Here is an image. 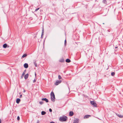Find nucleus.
Segmentation results:
<instances>
[{
	"instance_id": "f257e3e1",
	"label": "nucleus",
	"mask_w": 123,
	"mask_h": 123,
	"mask_svg": "<svg viewBox=\"0 0 123 123\" xmlns=\"http://www.w3.org/2000/svg\"><path fill=\"white\" fill-rule=\"evenodd\" d=\"M68 119L67 117L66 116L61 117L59 119V120L61 121H65Z\"/></svg>"
},
{
	"instance_id": "f03ea898",
	"label": "nucleus",
	"mask_w": 123,
	"mask_h": 123,
	"mask_svg": "<svg viewBox=\"0 0 123 123\" xmlns=\"http://www.w3.org/2000/svg\"><path fill=\"white\" fill-rule=\"evenodd\" d=\"M50 95L51 97V100L53 102L55 101V96L54 92H52L50 94Z\"/></svg>"
},
{
	"instance_id": "7ed1b4c3",
	"label": "nucleus",
	"mask_w": 123,
	"mask_h": 123,
	"mask_svg": "<svg viewBox=\"0 0 123 123\" xmlns=\"http://www.w3.org/2000/svg\"><path fill=\"white\" fill-rule=\"evenodd\" d=\"M91 103L92 105L94 107H97V104L94 101H91Z\"/></svg>"
},
{
	"instance_id": "20e7f679",
	"label": "nucleus",
	"mask_w": 123,
	"mask_h": 123,
	"mask_svg": "<svg viewBox=\"0 0 123 123\" xmlns=\"http://www.w3.org/2000/svg\"><path fill=\"white\" fill-rule=\"evenodd\" d=\"M61 82V81L57 80L56 81V82L55 83V85H57L59 84Z\"/></svg>"
},
{
	"instance_id": "39448f33",
	"label": "nucleus",
	"mask_w": 123,
	"mask_h": 123,
	"mask_svg": "<svg viewBox=\"0 0 123 123\" xmlns=\"http://www.w3.org/2000/svg\"><path fill=\"white\" fill-rule=\"evenodd\" d=\"M79 120V119H76L74 120V123H78Z\"/></svg>"
},
{
	"instance_id": "423d86ee",
	"label": "nucleus",
	"mask_w": 123,
	"mask_h": 123,
	"mask_svg": "<svg viewBox=\"0 0 123 123\" xmlns=\"http://www.w3.org/2000/svg\"><path fill=\"white\" fill-rule=\"evenodd\" d=\"M42 100L43 101H46V103L48 102V100L46 98H42Z\"/></svg>"
},
{
	"instance_id": "0eeeda50",
	"label": "nucleus",
	"mask_w": 123,
	"mask_h": 123,
	"mask_svg": "<svg viewBox=\"0 0 123 123\" xmlns=\"http://www.w3.org/2000/svg\"><path fill=\"white\" fill-rule=\"evenodd\" d=\"M24 67L25 68H27L28 67V64L25 63L24 64Z\"/></svg>"
},
{
	"instance_id": "6e6552de",
	"label": "nucleus",
	"mask_w": 123,
	"mask_h": 123,
	"mask_svg": "<svg viewBox=\"0 0 123 123\" xmlns=\"http://www.w3.org/2000/svg\"><path fill=\"white\" fill-rule=\"evenodd\" d=\"M90 116V115H86L84 116V119H85L86 118H88Z\"/></svg>"
},
{
	"instance_id": "1a4fd4ad",
	"label": "nucleus",
	"mask_w": 123,
	"mask_h": 123,
	"mask_svg": "<svg viewBox=\"0 0 123 123\" xmlns=\"http://www.w3.org/2000/svg\"><path fill=\"white\" fill-rule=\"evenodd\" d=\"M36 61L35 60H34L33 61L34 64L36 67L37 66V63H36Z\"/></svg>"
},
{
	"instance_id": "9d476101",
	"label": "nucleus",
	"mask_w": 123,
	"mask_h": 123,
	"mask_svg": "<svg viewBox=\"0 0 123 123\" xmlns=\"http://www.w3.org/2000/svg\"><path fill=\"white\" fill-rule=\"evenodd\" d=\"M29 74H25L24 76V78L26 80L27 79L28 76Z\"/></svg>"
},
{
	"instance_id": "9b49d317",
	"label": "nucleus",
	"mask_w": 123,
	"mask_h": 123,
	"mask_svg": "<svg viewBox=\"0 0 123 123\" xmlns=\"http://www.w3.org/2000/svg\"><path fill=\"white\" fill-rule=\"evenodd\" d=\"M74 114V113L73 111H70L69 112V116H72Z\"/></svg>"
},
{
	"instance_id": "f8f14e48",
	"label": "nucleus",
	"mask_w": 123,
	"mask_h": 123,
	"mask_svg": "<svg viewBox=\"0 0 123 123\" xmlns=\"http://www.w3.org/2000/svg\"><path fill=\"white\" fill-rule=\"evenodd\" d=\"M26 71V70H25L24 71L23 73V74L22 75V76L21 77L22 78L24 76V75L25 74Z\"/></svg>"
},
{
	"instance_id": "ddd939ff",
	"label": "nucleus",
	"mask_w": 123,
	"mask_h": 123,
	"mask_svg": "<svg viewBox=\"0 0 123 123\" xmlns=\"http://www.w3.org/2000/svg\"><path fill=\"white\" fill-rule=\"evenodd\" d=\"M20 101V99L19 98H17L16 99V102L17 104H18Z\"/></svg>"
},
{
	"instance_id": "4468645a",
	"label": "nucleus",
	"mask_w": 123,
	"mask_h": 123,
	"mask_svg": "<svg viewBox=\"0 0 123 123\" xmlns=\"http://www.w3.org/2000/svg\"><path fill=\"white\" fill-rule=\"evenodd\" d=\"M66 61L67 62L69 63L71 62V61L69 59H66Z\"/></svg>"
},
{
	"instance_id": "2eb2a0df",
	"label": "nucleus",
	"mask_w": 123,
	"mask_h": 123,
	"mask_svg": "<svg viewBox=\"0 0 123 123\" xmlns=\"http://www.w3.org/2000/svg\"><path fill=\"white\" fill-rule=\"evenodd\" d=\"M44 29H43H43H42V36L44 34Z\"/></svg>"
},
{
	"instance_id": "dca6fc26",
	"label": "nucleus",
	"mask_w": 123,
	"mask_h": 123,
	"mask_svg": "<svg viewBox=\"0 0 123 123\" xmlns=\"http://www.w3.org/2000/svg\"><path fill=\"white\" fill-rule=\"evenodd\" d=\"M3 47L4 48H6L7 47V44H4L3 45Z\"/></svg>"
},
{
	"instance_id": "f3484780",
	"label": "nucleus",
	"mask_w": 123,
	"mask_h": 123,
	"mask_svg": "<svg viewBox=\"0 0 123 123\" xmlns=\"http://www.w3.org/2000/svg\"><path fill=\"white\" fill-rule=\"evenodd\" d=\"M27 56V55L26 54H25L23 55L22 56V57L24 58Z\"/></svg>"
},
{
	"instance_id": "a211bd4d",
	"label": "nucleus",
	"mask_w": 123,
	"mask_h": 123,
	"mask_svg": "<svg viewBox=\"0 0 123 123\" xmlns=\"http://www.w3.org/2000/svg\"><path fill=\"white\" fill-rule=\"evenodd\" d=\"M46 113V112L44 111H42L41 112V114L42 115H44Z\"/></svg>"
},
{
	"instance_id": "6ab92c4d",
	"label": "nucleus",
	"mask_w": 123,
	"mask_h": 123,
	"mask_svg": "<svg viewBox=\"0 0 123 123\" xmlns=\"http://www.w3.org/2000/svg\"><path fill=\"white\" fill-rule=\"evenodd\" d=\"M117 116L120 118H122L123 117V115H118Z\"/></svg>"
},
{
	"instance_id": "aec40b11",
	"label": "nucleus",
	"mask_w": 123,
	"mask_h": 123,
	"mask_svg": "<svg viewBox=\"0 0 123 123\" xmlns=\"http://www.w3.org/2000/svg\"><path fill=\"white\" fill-rule=\"evenodd\" d=\"M103 2L105 4H106L107 2L106 0H103Z\"/></svg>"
},
{
	"instance_id": "412c9836",
	"label": "nucleus",
	"mask_w": 123,
	"mask_h": 123,
	"mask_svg": "<svg viewBox=\"0 0 123 123\" xmlns=\"http://www.w3.org/2000/svg\"><path fill=\"white\" fill-rule=\"evenodd\" d=\"M59 61L61 62H63L64 61V60L63 59H62L60 60Z\"/></svg>"
},
{
	"instance_id": "4be33fe9",
	"label": "nucleus",
	"mask_w": 123,
	"mask_h": 123,
	"mask_svg": "<svg viewBox=\"0 0 123 123\" xmlns=\"http://www.w3.org/2000/svg\"><path fill=\"white\" fill-rule=\"evenodd\" d=\"M115 73H114L113 72L111 73V75L112 76H114L115 75Z\"/></svg>"
},
{
	"instance_id": "5701e85b",
	"label": "nucleus",
	"mask_w": 123,
	"mask_h": 123,
	"mask_svg": "<svg viewBox=\"0 0 123 123\" xmlns=\"http://www.w3.org/2000/svg\"><path fill=\"white\" fill-rule=\"evenodd\" d=\"M39 103L40 104L42 105L43 104V102H42V101H41V102L40 101V102H39Z\"/></svg>"
},
{
	"instance_id": "b1692460",
	"label": "nucleus",
	"mask_w": 123,
	"mask_h": 123,
	"mask_svg": "<svg viewBox=\"0 0 123 123\" xmlns=\"http://www.w3.org/2000/svg\"><path fill=\"white\" fill-rule=\"evenodd\" d=\"M58 78L59 79H61V76L60 75H59L58 76Z\"/></svg>"
},
{
	"instance_id": "393cba45",
	"label": "nucleus",
	"mask_w": 123,
	"mask_h": 123,
	"mask_svg": "<svg viewBox=\"0 0 123 123\" xmlns=\"http://www.w3.org/2000/svg\"><path fill=\"white\" fill-rule=\"evenodd\" d=\"M39 9V8H37L35 10V11H37V10H38Z\"/></svg>"
},
{
	"instance_id": "a878e982",
	"label": "nucleus",
	"mask_w": 123,
	"mask_h": 123,
	"mask_svg": "<svg viewBox=\"0 0 123 123\" xmlns=\"http://www.w3.org/2000/svg\"><path fill=\"white\" fill-rule=\"evenodd\" d=\"M17 119L19 120L20 119V117H19V116H18V117H17Z\"/></svg>"
},
{
	"instance_id": "bb28decb",
	"label": "nucleus",
	"mask_w": 123,
	"mask_h": 123,
	"mask_svg": "<svg viewBox=\"0 0 123 123\" xmlns=\"http://www.w3.org/2000/svg\"><path fill=\"white\" fill-rule=\"evenodd\" d=\"M49 111L50 112H51L52 111V110L50 108L49 109Z\"/></svg>"
},
{
	"instance_id": "cd10ccee",
	"label": "nucleus",
	"mask_w": 123,
	"mask_h": 123,
	"mask_svg": "<svg viewBox=\"0 0 123 123\" xmlns=\"http://www.w3.org/2000/svg\"><path fill=\"white\" fill-rule=\"evenodd\" d=\"M66 43V40H65V45Z\"/></svg>"
},
{
	"instance_id": "c85d7f7f",
	"label": "nucleus",
	"mask_w": 123,
	"mask_h": 123,
	"mask_svg": "<svg viewBox=\"0 0 123 123\" xmlns=\"http://www.w3.org/2000/svg\"><path fill=\"white\" fill-rule=\"evenodd\" d=\"M22 95H20L19 96V98H21L22 97Z\"/></svg>"
},
{
	"instance_id": "c756f323",
	"label": "nucleus",
	"mask_w": 123,
	"mask_h": 123,
	"mask_svg": "<svg viewBox=\"0 0 123 123\" xmlns=\"http://www.w3.org/2000/svg\"><path fill=\"white\" fill-rule=\"evenodd\" d=\"M36 81V80L35 79H34L33 80V82H35Z\"/></svg>"
},
{
	"instance_id": "7c9ffc66",
	"label": "nucleus",
	"mask_w": 123,
	"mask_h": 123,
	"mask_svg": "<svg viewBox=\"0 0 123 123\" xmlns=\"http://www.w3.org/2000/svg\"><path fill=\"white\" fill-rule=\"evenodd\" d=\"M37 123H39V121L38 120H37Z\"/></svg>"
},
{
	"instance_id": "2f4dec72",
	"label": "nucleus",
	"mask_w": 123,
	"mask_h": 123,
	"mask_svg": "<svg viewBox=\"0 0 123 123\" xmlns=\"http://www.w3.org/2000/svg\"><path fill=\"white\" fill-rule=\"evenodd\" d=\"M49 123H55L54 122H50Z\"/></svg>"
},
{
	"instance_id": "473e14b6",
	"label": "nucleus",
	"mask_w": 123,
	"mask_h": 123,
	"mask_svg": "<svg viewBox=\"0 0 123 123\" xmlns=\"http://www.w3.org/2000/svg\"><path fill=\"white\" fill-rule=\"evenodd\" d=\"M35 76L36 77V73H35Z\"/></svg>"
},
{
	"instance_id": "72a5a7b5",
	"label": "nucleus",
	"mask_w": 123,
	"mask_h": 123,
	"mask_svg": "<svg viewBox=\"0 0 123 123\" xmlns=\"http://www.w3.org/2000/svg\"><path fill=\"white\" fill-rule=\"evenodd\" d=\"M118 48V47L117 46H116L115 47V49H117V48Z\"/></svg>"
},
{
	"instance_id": "f704fd0d",
	"label": "nucleus",
	"mask_w": 123,
	"mask_h": 123,
	"mask_svg": "<svg viewBox=\"0 0 123 123\" xmlns=\"http://www.w3.org/2000/svg\"><path fill=\"white\" fill-rule=\"evenodd\" d=\"M1 119H0V123H1Z\"/></svg>"
},
{
	"instance_id": "c9c22d12",
	"label": "nucleus",
	"mask_w": 123,
	"mask_h": 123,
	"mask_svg": "<svg viewBox=\"0 0 123 123\" xmlns=\"http://www.w3.org/2000/svg\"><path fill=\"white\" fill-rule=\"evenodd\" d=\"M41 38H43V36H42V35H41Z\"/></svg>"
}]
</instances>
